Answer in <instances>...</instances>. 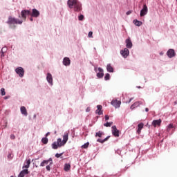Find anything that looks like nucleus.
Instances as JSON below:
<instances>
[{"mask_svg":"<svg viewBox=\"0 0 177 177\" xmlns=\"http://www.w3.org/2000/svg\"><path fill=\"white\" fill-rule=\"evenodd\" d=\"M147 12H149V10L147 8V6L146 4L143 5L142 9L140 11V16L141 17H143V16H146L147 15Z\"/></svg>","mask_w":177,"mask_h":177,"instance_id":"obj_6","label":"nucleus"},{"mask_svg":"<svg viewBox=\"0 0 177 177\" xmlns=\"http://www.w3.org/2000/svg\"><path fill=\"white\" fill-rule=\"evenodd\" d=\"M106 70L109 73H113L114 72V68H112L111 64H108L106 66Z\"/></svg>","mask_w":177,"mask_h":177,"instance_id":"obj_22","label":"nucleus"},{"mask_svg":"<svg viewBox=\"0 0 177 177\" xmlns=\"http://www.w3.org/2000/svg\"><path fill=\"white\" fill-rule=\"evenodd\" d=\"M30 21H33V19H32V17H31V18H30Z\"/></svg>","mask_w":177,"mask_h":177,"instance_id":"obj_49","label":"nucleus"},{"mask_svg":"<svg viewBox=\"0 0 177 177\" xmlns=\"http://www.w3.org/2000/svg\"><path fill=\"white\" fill-rule=\"evenodd\" d=\"M1 95L2 96H5L6 95V92H5V88H1Z\"/></svg>","mask_w":177,"mask_h":177,"instance_id":"obj_29","label":"nucleus"},{"mask_svg":"<svg viewBox=\"0 0 177 177\" xmlns=\"http://www.w3.org/2000/svg\"><path fill=\"white\" fill-rule=\"evenodd\" d=\"M111 125H113V122H106V123L104 124V127H111Z\"/></svg>","mask_w":177,"mask_h":177,"instance_id":"obj_30","label":"nucleus"},{"mask_svg":"<svg viewBox=\"0 0 177 177\" xmlns=\"http://www.w3.org/2000/svg\"><path fill=\"white\" fill-rule=\"evenodd\" d=\"M144 124L143 123H140L138 124V129H143V127H144Z\"/></svg>","mask_w":177,"mask_h":177,"instance_id":"obj_34","label":"nucleus"},{"mask_svg":"<svg viewBox=\"0 0 177 177\" xmlns=\"http://www.w3.org/2000/svg\"><path fill=\"white\" fill-rule=\"evenodd\" d=\"M3 49H5V48H1V57H3L5 55H3V53H5L4 52H3Z\"/></svg>","mask_w":177,"mask_h":177,"instance_id":"obj_38","label":"nucleus"},{"mask_svg":"<svg viewBox=\"0 0 177 177\" xmlns=\"http://www.w3.org/2000/svg\"><path fill=\"white\" fill-rule=\"evenodd\" d=\"M21 114H23L26 117H27V115H28V113H27V109H26L25 106H21Z\"/></svg>","mask_w":177,"mask_h":177,"instance_id":"obj_20","label":"nucleus"},{"mask_svg":"<svg viewBox=\"0 0 177 177\" xmlns=\"http://www.w3.org/2000/svg\"><path fill=\"white\" fill-rule=\"evenodd\" d=\"M46 168L47 171H50V165H47Z\"/></svg>","mask_w":177,"mask_h":177,"instance_id":"obj_41","label":"nucleus"},{"mask_svg":"<svg viewBox=\"0 0 177 177\" xmlns=\"http://www.w3.org/2000/svg\"><path fill=\"white\" fill-rule=\"evenodd\" d=\"M67 140H68V133H65L63 136V140L62 141V138H58L57 142H54L52 144V147L54 150H57L59 147H62V146H64L66 143H67Z\"/></svg>","mask_w":177,"mask_h":177,"instance_id":"obj_1","label":"nucleus"},{"mask_svg":"<svg viewBox=\"0 0 177 177\" xmlns=\"http://www.w3.org/2000/svg\"><path fill=\"white\" fill-rule=\"evenodd\" d=\"M140 104H143V102L142 101H138L134 102L130 107L131 110H133V109H136V107H139Z\"/></svg>","mask_w":177,"mask_h":177,"instance_id":"obj_12","label":"nucleus"},{"mask_svg":"<svg viewBox=\"0 0 177 177\" xmlns=\"http://www.w3.org/2000/svg\"><path fill=\"white\" fill-rule=\"evenodd\" d=\"M141 131H142L141 129H138V130H137V133H138V135H140Z\"/></svg>","mask_w":177,"mask_h":177,"instance_id":"obj_40","label":"nucleus"},{"mask_svg":"<svg viewBox=\"0 0 177 177\" xmlns=\"http://www.w3.org/2000/svg\"><path fill=\"white\" fill-rule=\"evenodd\" d=\"M98 71L99 73H97V77L98 78H103V75H104L103 73V69L102 68H98Z\"/></svg>","mask_w":177,"mask_h":177,"instance_id":"obj_16","label":"nucleus"},{"mask_svg":"<svg viewBox=\"0 0 177 177\" xmlns=\"http://www.w3.org/2000/svg\"><path fill=\"white\" fill-rule=\"evenodd\" d=\"M131 13H132V11H128V12H127V15H131Z\"/></svg>","mask_w":177,"mask_h":177,"instance_id":"obj_45","label":"nucleus"},{"mask_svg":"<svg viewBox=\"0 0 177 177\" xmlns=\"http://www.w3.org/2000/svg\"><path fill=\"white\" fill-rule=\"evenodd\" d=\"M112 133L115 138H118V136H120V131L117 129L115 126L112 127Z\"/></svg>","mask_w":177,"mask_h":177,"instance_id":"obj_9","label":"nucleus"},{"mask_svg":"<svg viewBox=\"0 0 177 177\" xmlns=\"http://www.w3.org/2000/svg\"><path fill=\"white\" fill-rule=\"evenodd\" d=\"M64 171H66V172H68V171H70V169H71V165L70 163H66L64 165Z\"/></svg>","mask_w":177,"mask_h":177,"instance_id":"obj_21","label":"nucleus"},{"mask_svg":"<svg viewBox=\"0 0 177 177\" xmlns=\"http://www.w3.org/2000/svg\"><path fill=\"white\" fill-rule=\"evenodd\" d=\"M68 6L70 9H74L75 12H80L82 10L81 3L78 2V0H68Z\"/></svg>","mask_w":177,"mask_h":177,"instance_id":"obj_2","label":"nucleus"},{"mask_svg":"<svg viewBox=\"0 0 177 177\" xmlns=\"http://www.w3.org/2000/svg\"><path fill=\"white\" fill-rule=\"evenodd\" d=\"M171 128H174V125L172 124H169L167 131H169V129H171Z\"/></svg>","mask_w":177,"mask_h":177,"instance_id":"obj_37","label":"nucleus"},{"mask_svg":"<svg viewBox=\"0 0 177 177\" xmlns=\"http://www.w3.org/2000/svg\"><path fill=\"white\" fill-rule=\"evenodd\" d=\"M30 15H31V11L28 10H24L21 12V16L22 19L25 21L27 19V16Z\"/></svg>","mask_w":177,"mask_h":177,"instance_id":"obj_4","label":"nucleus"},{"mask_svg":"<svg viewBox=\"0 0 177 177\" xmlns=\"http://www.w3.org/2000/svg\"><path fill=\"white\" fill-rule=\"evenodd\" d=\"M112 106L115 107V109H118L121 106V101H118L117 100H113L111 102Z\"/></svg>","mask_w":177,"mask_h":177,"instance_id":"obj_10","label":"nucleus"},{"mask_svg":"<svg viewBox=\"0 0 177 177\" xmlns=\"http://www.w3.org/2000/svg\"><path fill=\"white\" fill-rule=\"evenodd\" d=\"M89 111V109H87V111Z\"/></svg>","mask_w":177,"mask_h":177,"instance_id":"obj_52","label":"nucleus"},{"mask_svg":"<svg viewBox=\"0 0 177 177\" xmlns=\"http://www.w3.org/2000/svg\"><path fill=\"white\" fill-rule=\"evenodd\" d=\"M10 139L14 140V139H15L16 137L15 136V135L12 134V135L10 136Z\"/></svg>","mask_w":177,"mask_h":177,"instance_id":"obj_42","label":"nucleus"},{"mask_svg":"<svg viewBox=\"0 0 177 177\" xmlns=\"http://www.w3.org/2000/svg\"><path fill=\"white\" fill-rule=\"evenodd\" d=\"M62 156H63V153H56L55 154V157L57 158H59V157H62Z\"/></svg>","mask_w":177,"mask_h":177,"instance_id":"obj_36","label":"nucleus"},{"mask_svg":"<svg viewBox=\"0 0 177 177\" xmlns=\"http://www.w3.org/2000/svg\"><path fill=\"white\" fill-rule=\"evenodd\" d=\"M103 135V132L102 131H98L95 133V137L97 138H102V136Z\"/></svg>","mask_w":177,"mask_h":177,"instance_id":"obj_28","label":"nucleus"},{"mask_svg":"<svg viewBox=\"0 0 177 177\" xmlns=\"http://www.w3.org/2000/svg\"><path fill=\"white\" fill-rule=\"evenodd\" d=\"M93 32H92V31H90L89 32H88V38H93Z\"/></svg>","mask_w":177,"mask_h":177,"instance_id":"obj_33","label":"nucleus"},{"mask_svg":"<svg viewBox=\"0 0 177 177\" xmlns=\"http://www.w3.org/2000/svg\"><path fill=\"white\" fill-rule=\"evenodd\" d=\"M87 147H89V142H86L82 146V149H86Z\"/></svg>","mask_w":177,"mask_h":177,"instance_id":"obj_31","label":"nucleus"},{"mask_svg":"<svg viewBox=\"0 0 177 177\" xmlns=\"http://www.w3.org/2000/svg\"><path fill=\"white\" fill-rule=\"evenodd\" d=\"M167 55L170 59H172V57H175L176 56V53H175V50L174 49H169L167 52Z\"/></svg>","mask_w":177,"mask_h":177,"instance_id":"obj_7","label":"nucleus"},{"mask_svg":"<svg viewBox=\"0 0 177 177\" xmlns=\"http://www.w3.org/2000/svg\"><path fill=\"white\" fill-rule=\"evenodd\" d=\"M110 138V136H108V137H106L105 139H104V140H102V139H100V138H98L97 140V142H99L100 143H104V142H107V140H109V138Z\"/></svg>","mask_w":177,"mask_h":177,"instance_id":"obj_24","label":"nucleus"},{"mask_svg":"<svg viewBox=\"0 0 177 177\" xmlns=\"http://www.w3.org/2000/svg\"><path fill=\"white\" fill-rule=\"evenodd\" d=\"M145 111L147 113V112H149V108H146L145 109Z\"/></svg>","mask_w":177,"mask_h":177,"instance_id":"obj_47","label":"nucleus"},{"mask_svg":"<svg viewBox=\"0 0 177 177\" xmlns=\"http://www.w3.org/2000/svg\"><path fill=\"white\" fill-rule=\"evenodd\" d=\"M161 119L153 120L152 125L154 128H156V127H160L161 125Z\"/></svg>","mask_w":177,"mask_h":177,"instance_id":"obj_13","label":"nucleus"},{"mask_svg":"<svg viewBox=\"0 0 177 177\" xmlns=\"http://www.w3.org/2000/svg\"><path fill=\"white\" fill-rule=\"evenodd\" d=\"M133 23L135 26H137L138 27H140V26L142 24V21H138V19L133 20Z\"/></svg>","mask_w":177,"mask_h":177,"instance_id":"obj_23","label":"nucleus"},{"mask_svg":"<svg viewBox=\"0 0 177 177\" xmlns=\"http://www.w3.org/2000/svg\"><path fill=\"white\" fill-rule=\"evenodd\" d=\"M104 80H105V81H109V80H110V74L106 73L105 75Z\"/></svg>","mask_w":177,"mask_h":177,"instance_id":"obj_32","label":"nucleus"},{"mask_svg":"<svg viewBox=\"0 0 177 177\" xmlns=\"http://www.w3.org/2000/svg\"><path fill=\"white\" fill-rule=\"evenodd\" d=\"M47 161H48V162H50V165H52L53 162H52L51 158H50L48 160H47Z\"/></svg>","mask_w":177,"mask_h":177,"instance_id":"obj_39","label":"nucleus"},{"mask_svg":"<svg viewBox=\"0 0 177 177\" xmlns=\"http://www.w3.org/2000/svg\"><path fill=\"white\" fill-rule=\"evenodd\" d=\"M46 79L49 84H50L51 85H52V84H53V78H52V75L50 73L47 74Z\"/></svg>","mask_w":177,"mask_h":177,"instance_id":"obj_17","label":"nucleus"},{"mask_svg":"<svg viewBox=\"0 0 177 177\" xmlns=\"http://www.w3.org/2000/svg\"><path fill=\"white\" fill-rule=\"evenodd\" d=\"M28 169H24L20 172L19 177H24V176L28 175Z\"/></svg>","mask_w":177,"mask_h":177,"instance_id":"obj_18","label":"nucleus"},{"mask_svg":"<svg viewBox=\"0 0 177 177\" xmlns=\"http://www.w3.org/2000/svg\"><path fill=\"white\" fill-rule=\"evenodd\" d=\"M174 103H175V104H177V102H175Z\"/></svg>","mask_w":177,"mask_h":177,"instance_id":"obj_50","label":"nucleus"},{"mask_svg":"<svg viewBox=\"0 0 177 177\" xmlns=\"http://www.w3.org/2000/svg\"><path fill=\"white\" fill-rule=\"evenodd\" d=\"M7 23L9 24L10 28H16V24H23V21L18 20L15 17H9Z\"/></svg>","mask_w":177,"mask_h":177,"instance_id":"obj_3","label":"nucleus"},{"mask_svg":"<svg viewBox=\"0 0 177 177\" xmlns=\"http://www.w3.org/2000/svg\"><path fill=\"white\" fill-rule=\"evenodd\" d=\"M176 2H177V0H176Z\"/></svg>","mask_w":177,"mask_h":177,"instance_id":"obj_53","label":"nucleus"},{"mask_svg":"<svg viewBox=\"0 0 177 177\" xmlns=\"http://www.w3.org/2000/svg\"><path fill=\"white\" fill-rule=\"evenodd\" d=\"M97 109L95 111L96 114H98V115H102V114H103V111H102L103 106H102V105H97Z\"/></svg>","mask_w":177,"mask_h":177,"instance_id":"obj_14","label":"nucleus"},{"mask_svg":"<svg viewBox=\"0 0 177 177\" xmlns=\"http://www.w3.org/2000/svg\"><path fill=\"white\" fill-rule=\"evenodd\" d=\"M4 49H3V52H4V53L6 52V48H3Z\"/></svg>","mask_w":177,"mask_h":177,"instance_id":"obj_48","label":"nucleus"},{"mask_svg":"<svg viewBox=\"0 0 177 177\" xmlns=\"http://www.w3.org/2000/svg\"><path fill=\"white\" fill-rule=\"evenodd\" d=\"M89 111V109H87V111Z\"/></svg>","mask_w":177,"mask_h":177,"instance_id":"obj_51","label":"nucleus"},{"mask_svg":"<svg viewBox=\"0 0 177 177\" xmlns=\"http://www.w3.org/2000/svg\"><path fill=\"white\" fill-rule=\"evenodd\" d=\"M30 16L32 17H39V11L35 8H33L32 10V12H30Z\"/></svg>","mask_w":177,"mask_h":177,"instance_id":"obj_11","label":"nucleus"},{"mask_svg":"<svg viewBox=\"0 0 177 177\" xmlns=\"http://www.w3.org/2000/svg\"><path fill=\"white\" fill-rule=\"evenodd\" d=\"M126 46L129 49H131V48H132V41H131V39H126Z\"/></svg>","mask_w":177,"mask_h":177,"instance_id":"obj_19","label":"nucleus"},{"mask_svg":"<svg viewBox=\"0 0 177 177\" xmlns=\"http://www.w3.org/2000/svg\"><path fill=\"white\" fill-rule=\"evenodd\" d=\"M110 118L109 117V115H105V120L106 121H107Z\"/></svg>","mask_w":177,"mask_h":177,"instance_id":"obj_43","label":"nucleus"},{"mask_svg":"<svg viewBox=\"0 0 177 177\" xmlns=\"http://www.w3.org/2000/svg\"><path fill=\"white\" fill-rule=\"evenodd\" d=\"M48 164H49V160H44L40 164V167H45V165H48Z\"/></svg>","mask_w":177,"mask_h":177,"instance_id":"obj_26","label":"nucleus"},{"mask_svg":"<svg viewBox=\"0 0 177 177\" xmlns=\"http://www.w3.org/2000/svg\"><path fill=\"white\" fill-rule=\"evenodd\" d=\"M71 63V61L70 60V58H68V57L64 58V59H63L64 66H70Z\"/></svg>","mask_w":177,"mask_h":177,"instance_id":"obj_15","label":"nucleus"},{"mask_svg":"<svg viewBox=\"0 0 177 177\" xmlns=\"http://www.w3.org/2000/svg\"><path fill=\"white\" fill-rule=\"evenodd\" d=\"M78 19L80 21H82L84 20V15H81L78 17Z\"/></svg>","mask_w":177,"mask_h":177,"instance_id":"obj_35","label":"nucleus"},{"mask_svg":"<svg viewBox=\"0 0 177 177\" xmlns=\"http://www.w3.org/2000/svg\"><path fill=\"white\" fill-rule=\"evenodd\" d=\"M30 164H31V160L28 159L26 164L24 165V166L23 167V168H30Z\"/></svg>","mask_w":177,"mask_h":177,"instance_id":"obj_25","label":"nucleus"},{"mask_svg":"<svg viewBox=\"0 0 177 177\" xmlns=\"http://www.w3.org/2000/svg\"><path fill=\"white\" fill-rule=\"evenodd\" d=\"M15 73H17L21 78L24 77V68L23 67L19 66L15 69Z\"/></svg>","mask_w":177,"mask_h":177,"instance_id":"obj_5","label":"nucleus"},{"mask_svg":"<svg viewBox=\"0 0 177 177\" xmlns=\"http://www.w3.org/2000/svg\"><path fill=\"white\" fill-rule=\"evenodd\" d=\"M48 140L47 138H43L41 139V142L44 144V145H48Z\"/></svg>","mask_w":177,"mask_h":177,"instance_id":"obj_27","label":"nucleus"},{"mask_svg":"<svg viewBox=\"0 0 177 177\" xmlns=\"http://www.w3.org/2000/svg\"><path fill=\"white\" fill-rule=\"evenodd\" d=\"M120 55L123 56L124 59H127L129 56V50L128 48H124V50H120Z\"/></svg>","mask_w":177,"mask_h":177,"instance_id":"obj_8","label":"nucleus"},{"mask_svg":"<svg viewBox=\"0 0 177 177\" xmlns=\"http://www.w3.org/2000/svg\"><path fill=\"white\" fill-rule=\"evenodd\" d=\"M132 100H133V98H130L129 101L128 102V103H131V102H132Z\"/></svg>","mask_w":177,"mask_h":177,"instance_id":"obj_46","label":"nucleus"},{"mask_svg":"<svg viewBox=\"0 0 177 177\" xmlns=\"http://www.w3.org/2000/svg\"><path fill=\"white\" fill-rule=\"evenodd\" d=\"M49 135H50V132H48V133L46 134V138H48V136H49Z\"/></svg>","mask_w":177,"mask_h":177,"instance_id":"obj_44","label":"nucleus"}]
</instances>
